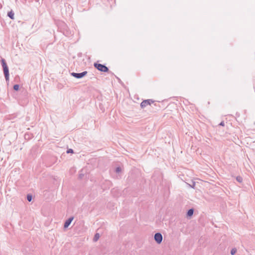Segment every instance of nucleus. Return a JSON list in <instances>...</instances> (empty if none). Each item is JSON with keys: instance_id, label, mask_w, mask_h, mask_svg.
<instances>
[{"instance_id": "nucleus-8", "label": "nucleus", "mask_w": 255, "mask_h": 255, "mask_svg": "<svg viewBox=\"0 0 255 255\" xmlns=\"http://www.w3.org/2000/svg\"><path fill=\"white\" fill-rule=\"evenodd\" d=\"M14 13L13 12V11L11 10V11H9L8 13H7V16L11 19H14Z\"/></svg>"}, {"instance_id": "nucleus-10", "label": "nucleus", "mask_w": 255, "mask_h": 255, "mask_svg": "<svg viewBox=\"0 0 255 255\" xmlns=\"http://www.w3.org/2000/svg\"><path fill=\"white\" fill-rule=\"evenodd\" d=\"M236 180L239 183H242L243 181V178L241 176H238L236 177Z\"/></svg>"}, {"instance_id": "nucleus-12", "label": "nucleus", "mask_w": 255, "mask_h": 255, "mask_svg": "<svg viewBox=\"0 0 255 255\" xmlns=\"http://www.w3.org/2000/svg\"><path fill=\"white\" fill-rule=\"evenodd\" d=\"M19 85L18 84H15L13 87V89L14 91H18L19 90Z\"/></svg>"}, {"instance_id": "nucleus-11", "label": "nucleus", "mask_w": 255, "mask_h": 255, "mask_svg": "<svg viewBox=\"0 0 255 255\" xmlns=\"http://www.w3.org/2000/svg\"><path fill=\"white\" fill-rule=\"evenodd\" d=\"M26 198H27V201L29 202H30V201H31V200L32 199V196L31 194H27Z\"/></svg>"}, {"instance_id": "nucleus-16", "label": "nucleus", "mask_w": 255, "mask_h": 255, "mask_svg": "<svg viewBox=\"0 0 255 255\" xmlns=\"http://www.w3.org/2000/svg\"><path fill=\"white\" fill-rule=\"evenodd\" d=\"M190 186L193 188V189H195V182L193 181L192 182V185H190Z\"/></svg>"}, {"instance_id": "nucleus-9", "label": "nucleus", "mask_w": 255, "mask_h": 255, "mask_svg": "<svg viewBox=\"0 0 255 255\" xmlns=\"http://www.w3.org/2000/svg\"><path fill=\"white\" fill-rule=\"evenodd\" d=\"M100 238V235L99 233L95 234L94 238H93V241L94 242H97Z\"/></svg>"}, {"instance_id": "nucleus-7", "label": "nucleus", "mask_w": 255, "mask_h": 255, "mask_svg": "<svg viewBox=\"0 0 255 255\" xmlns=\"http://www.w3.org/2000/svg\"><path fill=\"white\" fill-rule=\"evenodd\" d=\"M194 213V209L193 208L190 209L188 210L187 212V217H191Z\"/></svg>"}, {"instance_id": "nucleus-14", "label": "nucleus", "mask_w": 255, "mask_h": 255, "mask_svg": "<svg viewBox=\"0 0 255 255\" xmlns=\"http://www.w3.org/2000/svg\"><path fill=\"white\" fill-rule=\"evenodd\" d=\"M122 170L121 169V168L120 167H117L116 168V170H115V171L117 172V173H119L120 172H121Z\"/></svg>"}, {"instance_id": "nucleus-4", "label": "nucleus", "mask_w": 255, "mask_h": 255, "mask_svg": "<svg viewBox=\"0 0 255 255\" xmlns=\"http://www.w3.org/2000/svg\"><path fill=\"white\" fill-rule=\"evenodd\" d=\"M87 71H83L81 73H71V75L76 79H81L85 76L87 74Z\"/></svg>"}, {"instance_id": "nucleus-15", "label": "nucleus", "mask_w": 255, "mask_h": 255, "mask_svg": "<svg viewBox=\"0 0 255 255\" xmlns=\"http://www.w3.org/2000/svg\"><path fill=\"white\" fill-rule=\"evenodd\" d=\"M74 152V151L72 149H68L67 150V153H73Z\"/></svg>"}, {"instance_id": "nucleus-2", "label": "nucleus", "mask_w": 255, "mask_h": 255, "mask_svg": "<svg viewBox=\"0 0 255 255\" xmlns=\"http://www.w3.org/2000/svg\"><path fill=\"white\" fill-rule=\"evenodd\" d=\"M0 62L1 66L2 67L3 74L5 78V80L6 82H8L9 76L8 67L4 59L1 58Z\"/></svg>"}, {"instance_id": "nucleus-1", "label": "nucleus", "mask_w": 255, "mask_h": 255, "mask_svg": "<svg viewBox=\"0 0 255 255\" xmlns=\"http://www.w3.org/2000/svg\"><path fill=\"white\" fill-rule=\"evenodd\" d=\"M154 101L152 99H147L143 100L140 104V107L141 108H144L147 105H150L153 108V106L155 107V110H159L160 106L156 103H154Z\"/></svg>"}, {"instance_id": "nucleus-17", "label": "nucleus", "mask_w": 255, "mask_h": 255, "mask_svg": "<svg viewBox=\"0 0 255 255\" xmlns=\"http://www.w3.org/2000/svg\"><path fill=\"white\" fill-rule=\"evenodd\" d=\"M219 126H225V123L224 121H222L219 124Z\"/></svg>"}, {"instance_id": "nucleus-3", "label": "nucleus", "mask_w": 255, "mask_h": 255, "mask_svg": "<svg viewBox=\"0 0 255 255\" xmlns=\"http://www.w3.org/2000/svg\"><path fill=\"white\" fill-rule=\"evenodd\" d=\"M94 67L97 69L98 70L103 72H109V69L108 67H107L104 64H102L98 63H94Z\"/></svg>"}, {"instance_id": "nucleus-13", "label": "nucleus", "mask_w": 255, "mask_h": 255, "mask_svg": "<svg viewBox=\"0 0 255 255\" xmlns=\"http://www.w3.org/2000/svg\"><path fill=\"white\" fill-rule=\"evenodd\" d=\"M237 252V249L236 248H233L231 251V254L232 255H234Z\"/></svg>"}, {"instance_id": "nucleus-18", "label": "nucleus", "mask_w": 255, "mask_h": 255, "mask_svg": "<svg viewBox=\"0 0 255 255\" xmlns=\"http://www.w3.org/2000/svg\"><path fill=\"white\" fill-rule=\"evenodd\" d=\"M83 176H84L83 174H81L79 175V178H82Z\"/></svg>"}, {"instance_id": "nucleus-5", "label": "nucleus", "mask_w": 255, "mask_h": 255, "mask_svg": "<svg viewBox=\"0 0 255 255\" xmlns=\"http://www.w3.org/2000/svg\"><path fill=\"white\" fill-rule=\"evenodd\" d=\"M154 240L158 244H159L162 242L163 237L162 235L160 233H156L154 236Z\"/></svg>"}, {"instance_id": "nucleus-6", "label": "nucleus", "mask_w": 255, "mask_h": 255, "mask_svg": "<svg viewBox=\"0 0 255 255\" xmlns=\"http://www.w3.org/2000/svg\"><path fill=\"white\" fill-rule=\"evenodd\" d=\"M74 219V217H70L69 218H68L65 222L64 225V228H67L69 225L71 224L72 221Z\"/></svg>"}]
</instances>
